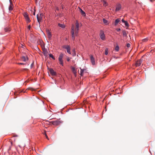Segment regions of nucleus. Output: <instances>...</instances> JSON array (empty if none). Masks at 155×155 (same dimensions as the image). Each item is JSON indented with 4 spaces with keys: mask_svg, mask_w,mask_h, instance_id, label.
<instances>
[{
    "mask_svg": "<svg viewBox=\"0 0 155 155\" xmlns=\"http://www.w3.org/2000/svg\"><path fill=\"white\" fill-rule=\"evenodd\" d=\"M81 23L79 24L78 21L77 20L75 21V25H72L71 27V33L72 40H74L75 37L78 36L79 27L81 26Z\"/></svg>",
    "mask_w": 155,
    "mask_h": 155,
    "instance_id": "1",
    "label": "nucleus"
},
{
    "mask_svg": "<svg viewBox=\"0 0 155 155\" xmlns=\"http://www.w3.org/2000/svg\"><path fill=\"white\" fill-rule=\"evenodd\" d=\"M64 56V54L62 53H61L58 58V60L59 61V63L62 66L63 65V61L62 58Z\"/></svg>",
    "mask_w": 155,
    "mask_h": 155,
    "instance_id": "2",
    "label": "nucleus"
},
{
    "mask_svg": "<svg viewBox=\"0 0 155 155\" xmlns=\"http://www.w3.org/2000/svg\"><path fill=\"white\" fill-rule=\"evenodd\" d=\"M100 36L101 39L102 40H104L105 39V36L104 34V31L102 30H101L100 34Z\"/></svg>",
    "mask_w": 155,
    "mask_h": 155,
    "instance_id": "3",
    "label": "nucleus"
},
{
    "mask_svg": "<svg viewBox=\"0 0 155 155\" xmlns=\"http://www.w3.org/2000/svg\"><path fill=\"white\" fill-rule=\"evenodd\" d=\"M50 123L52 124L53 125L55 126H57L59 125L61 122L59 120H56L54 121H51L50 122Z\"/></svg>",
    "mask_w": 155,
    "mask_h": 155,
    "instance_id": "4",
    "label": "nucleus"
},
{
    "mask_svg": "<svg viewBox=\"0 0 155 155\" xmlns=\"http://www.w3.org/2000/svg\"><path fill=\"white\" fill-rule=\"evenodd\" d=\"M37 19L38 21V22L39 25H40V22L41 21L42 18V15L41 14H38L37 15Z\"/></svg>",
    "mask_w": 155,
    "mask_h": 155,
    "instance_id": "5",
    "label": "nucleus"
},
{
    "mask_svg": "<svg viewBox=\"0 0 155 155\" xmlns=\"http://www.w3.org/2000/svg\"><path fill=\"white\" fill-rule=\"evenodd\" d=\"M43 53L44 55L47 57L49 54V52H50L47 49H42Z\"/></svg>",
    "mask_w": 155,
    "mask_h": 155,
    "instance_id": "6",
    "label": "nucleus"
},
{
    "mask_svg": "<svg viewBox=\"0 0 155 155\" xmlns=\"http://www.w3.org/2000/svg\"><path fill=\"white\" fill-rule=\"evenodd\" d=\"M143 60L140 59L137 61L136 63V67L139 66L141 64Z\"/></svg>",
    "mask_w": 155,
    "mask_h": 155,
    "instance_id": "7",
    "label": "nucleus"
},
{
    "mask_svg": "<svg viewBox=\"0 0 155 155\" xmlns=\"http://www.w3.org/2000/svg\"><path fill=\"white\" fill-rule=\"evenodd\" d=\"M90 58L91 59V62L92 65H94L95 64V60L92 55H90Z\"/></svg>",
    "mask_w": 155,
    "mask_h": 155,
    "instance_id": "8",
    "label": "nucleus"
},
{
    "mask_svg": "<svg viewBox=\"0 0 155 155\" xmlns=\"http://www.w3.org/2000/svg\"><path fill=\"white\" fill-rule=\"evenodd\" d=\"M28 58L27 56H22L21 58V60L24 62L28 61Z\"/></svg>",
    "mask_w": 155,
    "mask_h": 155,
    "instance_id": "9",
    "label": "nucleus"
},
{
    "mask_svg": "<svg viewBox=\"0 0 155 155\" xmlns=\"http://www.w3.org/2000/svg\"><path fill=\"white\" fill-rule=\"evenodd\" d=\"M50 73L52 75H55L56 74V73L55 72L54 70L51 68L49 69V70Z\"/></svg>",
    "mask_w": 155,
    "mask_h": 155,
    "instance_id": "10",
    "label": "nucleus"
},
{
    "mask_svg": "<svg viewBox=\"0 0 155 155\" xmlns=\"http://www.w3.org/2000/svg\"><path fill=\"white\" fill-rule=\"evenodd\" d=\"M121 8V5L120 4H118L117 5L115 11H119Z\"/></svg>",
    "mask_w": 155,
    "mask_h": 155,
    "instance_id": "11",
    "label": "nucleus"
},
{
    "mask_svg": "<svg viewBox=\"0 0 155 155\" xmlns=\"http://www.w3.org/2000/svg\"><path fill=\"white\" fill-rule=\"evenodd\" d=\"M149 40V39L148 38H144L140 42V43H145L147 42Z\"/></svg>",
    "mask_w": 155,
    "mask_h": 155,
    "instance_id": "12",
    "label": "nucleus"
},
{
    "mask_svg": "<svg viewBox=\"0 0 155 155\" xmlns=\"http://www.w3.org/2000/svg\"><path fill=\"white\" fill-rule=\"evenodd\" d=\"M80 68V71H78V73L81 75V76H82L83 75V73L84 70H85V69H82L81 68Z\"/></svg>",
    "mask_w": 155,
    "mask_h": 155,
    "instance_id": "13",
    "label": "nucleus"
},
{
    "mask_svg": "<svg viewBox=\"0 0 155 155\" xmlns=\"http://www.w3.org/2000/svg\"><path fill=\"white\" fill-rule=\"evenodd\" d=\"M103 23L105 25H107L109 24V21H107V20H106L105 19L103 18Z\"/></svg>",
    "mask_w": 155,
    "mask_h": 155,
    "instance_id": "14",
    "label": "nucleus"
},
{
    "mask_svg": "<svg viewBox=\"0 0 155 155\" xmlns=\"http://www.w3.org/2000/svg\"><path fill=\"white\" fill-rule=\"evenodd\" d=\"M120 21V19L119 18L116 19L114 22V25L115 26L117 25L118 23Z\"/></svg>",
    "mask_w": 155,
    "mask_h": 155,
    "instance_id": "15",
    "label": "nucleus"
},
{
    "mask_svg": "<svg viewBox=\"0 0 155 155\" xmlns=\"http://www.w3.org/2000/svg\"><path fill=\"white\" fill-rule=\"evenodd\" d=\"M12 4L11 2H10V5L9 6V11H11L13 9V7H12Z\"/></svg>",
    "mask_w": 155,
    "mask_h": 155,
    "instance_id": "16",
    "label": "nucleus"
},
{
    "mask_svg": "<svg viewBox=\"0 0 155 155\" xmlns=\"http://www.w3.org/2000/svg\"><path fill=\"white\" fill-rule=\"evenodd\" d=\"M4 31L5 32H7L10 31V29L9 27H6L4 28Z\"/></svg>",
    "mask_w": 155,
    "mask_h": 155,
    "instance_id": "17",
    "label": "nucleus"
},
{
    "mask_svg": "<svg viewBox=\"0 0 155 155\" xmlns=\"http://www.w3.org/2000/svg\"><path fill=\"white\" fill-rule=\"evenodd\" d=\"M48 37L49 38H51V32L50 31L47 32Z\"/></svg>",
    "mask_w": 155,
    "mask_h": 155,
    "instance_id": "18",
    "label": "nucleus"
},
{
    "mask_svg": "<svg viewBox=\"0 0 155 155\" xmlns=\"http://www.w3.org/2000/svg\"><path fill=\"white\" fill-rule=\"evenodd\" d=\"M72 70L73 72V73L74 74V75L76 76V75L77 72H76V71L75 70V69L73 67L72 68Z\"/></svg>",
    "mask_w": 155,
    "mask_h": 155,
    "instance_id": "19",
    "label": "nucleus"
},
{
    "mask_svg": "<svg viewBox=\"0 0 155 155\" xmlns=\"http://www.w3.org/2000/svg\"><path fill=\"white\" fill-rule=\"evenodd\" d=\"M25 18L28 23L30 22L31 21V20L28 16L27 17Z\"/></svg>",
    "mask_w": 155,
    "mask_h": 155,
    "instance_id": "20",
    "label": "nucleus"
},
{
    "mask_svg": "<svg viewBox=\"0 0 155 155\" xmlns=\"http://www.w3.org/2000/svg\"><path fill=\"white\" fill-rule=\"evenodd\" d=\"M58 25L60 27L63 28H65V27L64 25L62 24H61L60 23H59L58 24Z\"/></svg>",
    "mask_w": 155,
    "mask_h": 155,
    "instance_id": "21",
    "label": "nucleus"
},
{
    "mask_svg": "<svg viewBox=\"0 0 155 155\" xmlns=\"http://www.w3.org/2000/svg\"><path fill=\"white\" fill-rule=\"evenodd\" d=\"M80 10H81V14L83 15L84 16H85L86 15V14H85V12H84V11H83L81 9H80Z\"/></svg>",
    "mask_w": 155,
    "mask_h": 155,
    "instance_id": "22",
    "label": "nucleus"
},
{
    "mask_svg": "<svg viewBox=\"0 0 155 155\" xmlns=\"http://www.w3.org/2000/svg\"><path fill=\"white\" fill-rule=\"evenodd\" d=\"M123 35L124 36H127V33L125 31H123L122 32Z\"/></svg>",
    "mask_w": 155,
    "mask_h": 155,
    "instance_id": "23",
    "label": "nucleus"
},
{
    "mask_svg": "<svg viewBox=\"0 0 155 155\" xmlns=\"http://www.w3.org/2000/svg\"><path fill=\"white\" fill-rule=\"evenodd\" d=\"M24 17L25 18L27 17H28V13H26V12H25L24 13Z\"/></svg>",
    "mask_w": 155,
    "mask_h": 155,
    "instance_id": "24",
    "label": "nucleus"
},
{
    "mask_svg": "<svg viewBox=\"0 0 155 155\" xmlns=\"http://www.w3.org/2000/svg\"><path fill=\"white\" fill-rule=\"evenodd\" d=\"M50 57L51 58L54 60L55 59V58L54 57V56L51 54H49Z\"/></svg>",
    "mask_w": 155,
    "mask_h": 155,
    "instance_id": "25",
    "label": "nucleus"
},
{
    "mask_svg": "<svg viewBox=\"0 0 155 155\" xmlns=\"http://www.w3.org/2000/svg\"><path fill=\"white\" fill-rule=\"evenodd\" d=\"M72 54L74 56H75L76 55V52L75 51L74 49H72Z\"/></svg>",
    "mask_w": 155,
    "mask_h": 155,
    "instance_id": "26",
    "label": "nucleus"
},
{
    "mask_svg": "<svg viewBox=\"0 0 155 155\" xmlns=\"http://www.w3.org/2000/svg\"><path fill=\"white\" fill-rule=\"evenodd\" d=\"M44 135H45V136L46 137V138L48 139V140H49V139H48V136L46 134V131H45L44 133Z\"/></svg>",
    "mask_w": 155,
    "mask_h": 155,
    "instance_id": "27",
    "label": "nucleus"
},
{
    "mask_svg": "<svg viewBox=\"0 0 155 155\" xmlns=\"http://www.w3.org/2000/svg\"><path fill=\"white\" fill-rule=\"evenodd\" d=\"M104 2V5L105 6H106L107 5V2L104 1H103Z\"/></svg>",
    "mask_w": 155,
    "mask_h": 155,
    "instance_id": "28",
    "label": "nucleus"
},
{
    "mask_svg": "<svg viewBox=\"0 0 155 155\" xmlns=\"http://www.w3.org/2000/svg\"><path fill=\"white\" fill-rule=\"evenodd\" d=\"M64 48H70V47L69 45H66L64 46Z\"/></svg>",
    "mask_w": 155,
    "mask_h": 155,
    "instance_id": "29",
    "label": "nucleus"
},
{
    "mask_svg": "<svg viewBox=\"0 0 155 155\" xmlns=\"http://www.w3.org/2000/svg\"><path fill=\"white\" fill-rule=\"evenodd\" d=\"M105 54L106 55H107L108 54V49H106L105 51Z\"/></svg>",
    "mask_w": 155,
    "mask_h": 155,
    "instance_id": "30",
    "label": "nucleus"
},
{
    "mask_svg": "<svg viewBox=\"0 0 155 155\" xmlns=\"http://www.w3.org/2000/svg\"><path fill=\"white\" fill-rule=\"evenodd\" d=\"M124 23L126 26H129V24L127 21H126Z\"/></svg>",
    "mask_w": 155,
    "mask_h": 155,
    "instance_id": "31",
    "label": "nucleus"
},
{
    "mask_svg": "<svg viewBox=\"0 0 155 155\" xmlns=\"http://www.w3.org/2000/svg\"><path fill=\"white\" fill-rule=\"evenodd\" d=\"M67 49V52L69 54H71V53L70 52V50L71 49Z\"/></svg>",
    "mask_w": 155,
    "mask_h": 155,
    "instance_id": "32",
    "label": "nucleus"
},
{
    "mask_svg": "<svg viewBox=\"0 0 155 155\" xmlns=\"http://www.w3.org/2000/svg\"><path fill=\"white\" fill-rule=\"evenodd\" d=\"M130 44L129 43H128L127 44V48H129L130 46Z\"/></svg>",
    "mask_w": 155,
    "mask_h": 155,
    "instance_id": "33",
    "label": "nucleus"
},
{
    "mask_svg": "<svg viewBox=\"0 0 155 155\" xmlns=\"http://www.w3.org/2000/svg\"><path fill=\"white\" fill-rule=\"evenodd\" d=\"M28 29H29V30L30 29V28H31V25H29L28 26Z\"/></svg>",
    "mask_w": 155,
    "mask_h": 155,
    "instance_id": "34",
    "label": "nucleus"
},
{
    "mask_svg": "<svg viewBox=\"0 0 155 155\" xmlns=\"http://www.w3.org/2000/svg\"><path fill=\"white\" fill-rule=\"evenodd\" d=\"M119 51V49H115V50L114 51Z\"/></svg>",
    "mask_w": 155,
    "mask_h": 155,
    "instance_id": "35",
    "label": "nucleus"
},
{
    "mask_svg": "<svg viewBox=\"0 0 155 155\" xmlns=\"http://www.w3.org/2000/svg\"><path fill=\"white\" fill-rule=\"evenodd\" d=\"M122 21L124 23L126 21H125L124 20V19H123L122 20Z\"/></svg>",
    "mask_w": 155,
    "mask_h": 155,
    "instance_id": "36",
    "label": "nucleus"
},
{
    "mask_svg": "<svg viewBox=\"0 0 155 155\" xmlns=\"http://www.w3.org/2000/svg\"><path fill=\"white\" fill-rule=\"evenodd\" d=\"M18 64H21V65H24L25 64L23 63H18Z\"/></svg>",
    "mask_w": 155,
    "mask_h": 155,
    "instance_id": "37",
    "label": "nucleus"
},
{
    "mask_svg": "<svg viewBox=\"0 0 155 155\" xmlns=\"http://www.w3.org/2000/svg\"><path fill=\"white\" fill-rule=\"evenodd\" d=\"M120 30H121V29H120V28H117V29H116L117 31H120Z\"/></svg>",
    "mask_w": 155,
    "mask_h": 155,
    "instance_id": "38",
    "label": "nucleus"
},
{
    "mask_svg": "<svg viewBox=\"0 0 155 155\" xmlns=\"http://www.w3.org/2000/svg\"><path fill=\"white\" fill-rule=\"evenodd\" d=\"M115 48H119V47L118 45Z\"/></svg>",
    "mask_w": 155,
    "mask_h": 155,
    "instance_id": "39",
    "label": "nucleus"
},
{
    "mask_svg": "<svg viewBox=\"0 0 155 155\" xmlns=\"http://www.w3.org/2000/svg\"><path fill=\"white\" fill-rule=\"evenodd\" d=\"M28 90H31L32 89V88H28Z\"/></svg>",
    "mask_w": 155,
    "mask_h": 155,
    "instance_id": "40",
    "label": "nucleus"
},
{
    "mask_svg": "<svg viewBox=\"0 0 155 155\" xmlns=\"http://www.w3.org/2000/svg\"><path fill=\"white\" fill-rule=\"evenodd\" d=\"M37 50H38L37 51L38 52H41V51H40V49H37Z\"/></svg>",
    "mask_w": 155,
    "mask_h": 155,
    "instance_id": "41",
    "label": "nucleus"
},
{
    "mask_svg": "<svg viewBox=\"0 0 155 155\" xmlns=\"http://www.w3.org/2000/svg\"><path fill=\"white\" fill-rule=\"evenodd\" d=\"M33 63H32L31 65V68H32V66H33Z\"/></svg>",
    "mask_w": 155,
    "mask_h": 155,
    "instance_id": "42",
    "label": "nucleus"
},
{
    "mask_svg": "<svg viewBox=\"0 0 155 155\" xmlns=\"http://www.w3.org/2000/svg\"><path fill=\"white\" fill-rule=\"evenodd\" d=\"M153 51H154L153 50H151V52H153Z\"/></svg>",
    "mask_w": 155,
    "mask_h": 155,
    "instance_id": "43",
    "label": "nucleus"
},
{
    "mask_svg": "<svg viewBox=\"0 0 155 155\" xmlns=\"http://www.w3.org/2000/svg\"><path fill=\"white\" fill-rule=\"evenodd\" d=\"M33 14L34 15H35V12H33Z\"/></svg>",
    "mask_w": 155,
    "mask_h": 155,
    "instance_id": "44",
    "label": "nucleus"
},
{
    "mask_svg": "<svg viewBox=\"0 0 155 155\" xmlns=\"http://www.w3.org/2000/svg\"><path fill=\"white\" fill-rule=\"evenodd\" d=\"M67 61H70V59H69V58L68 59H67Z\"/></svg>",
    "mask_w": 155,
    "mask_h": 155,
    "instance_id": "45",
    "label": "nucleus"
},
{
    "mask_svg": "<svg viewBox=\"0 0 155 155\" xmlns=\"http://www.w3.org/2000/svg\"><path fill=\"white\" fill-rule=\"evenodd\" d=\"M56 10H58V8H56Z\"/></svg>",
    "mask_w": 155,
    "mask_h": 155,
    "instance_id": "46",
    "label": "nucleus"
},
{
    "mask_svg": "<svg viewBox=\"0 0 155 155\" xmlns=\"http://www.w3.org/2000/svg\"><path fill=\"white\" fill-rule=\"evenodd\" d=\"M150 1L151 2H152V0H150Z\"/></svg>",
    "mask_w": 155,
    "mask_h": 155,
    "instance_id": "47",
    "label": "nucleus"
}]
</instances>
